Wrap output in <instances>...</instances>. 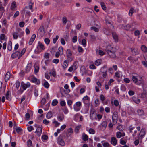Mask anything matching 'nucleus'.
<instances>
[{"label":"nucleus","mask_w":147,"mask_h":147,"mask_svg":"<svg viewBox=\"0 0 147 147\" xmlns=\"http://www.w3.org/2000/svg\"><path fill=\"white\" fill-rule=\"evenodd\" d=\"M10 74L9 72H7L5 77V80L6 82H7L10 77Z\"/></svg>","instance_id":"393cba45"},{"label":"nucleus","mask_w":147,"mask_h":147,"mask_svg":"<svg viewBox=\"0 0 147 147\" xmlns=\"http://www.w3.org/2000/svg\"><path fill=\"white\" fill-rule=\"evenodd\" d=\"M69 60H66L64 61L63 63V68L65 69L66 68L68 65V63H69Z\"/></svg>","instance_id":"a878e982"},{"label":"nucleus","mask_w":147,"mask_h":147,"mask_svg":"<svg viewBox=\"0 0 147 147\" xmlns=\"http://www.w3.org/2000/svg\"><path fill=\"white\" fill-rule=\"evenodd\" d=\"M53 115V114L51 112H49L46 115V117L47 119L51 118Z\"/></svg>","instance_id":"2f4dec72"},{"label":"nucleus","mask_w":147,"mask_h":147,"mask_svg":"<svg viewBox=\"0 0 147 147\" xmlns=\"http://www.w3.org/2000/svg\"><path fill=\"white\" fill-rule=\"evenodd\" d=\"M117 21L119 23H121L122 21L124 23L126 22V21L121 16L119 15H117Z\"/></svg>","instance_id":"2eb2a0df"},{"label":"nucleus","mask_w":147,"mask_h":147,"mask_svg":"<svg viewBox=\"0 0 147 147\" xmlns=\"http://www.w3.org/2000/svg\"><path fill=\"white\" fill-rule=\"evenodd\" d=\"M82 139L84 141H86L88 140V136L84 133H83L82 135Z\"/></svg>","instance_id":"4be33fe9"},{"label":"nucleus","mask_w":147,"mask_h":147,"mask_svg":"<svg viewBox=\"0 0 147 147\" xmlns=\"http://www.w3.org/2000/svg\"><path fill=\"white\" fill-rule=\"evenodd\" d=\"M111 143L113 146H115L117 143V140L116 138L113 137L111 138Z\"/></svg>","instance_id":"6ab92c4d"},{"label":"nucleus","mask_w":147,"mask_h":147,"mask_svg":"<svg viewBox=\"0 0 147 147\" xmlns=\"http://www.w3.org/2000/svg\"><path fill=\"white\" fill-rule=\"evenodd\" d=\"M6 36L4 34H1L0 36V39L1 40L5 39Z\"/></svg>","instance_id":"8fccbe9b"},{"label":"nucleus","mask_w":147,"mask_h":147,"mask_svg":"<svg viewBox=\"0 0 147 147\" xmlns=\"http://www.w3.org/2000/svg\"><path fill=\"white\" fill-rule=\"evenodd\" d=\"M36 37V35L35 34H33L31 38H30L29 42L28 44L29 45H32L33 42L35 40Z\"/></svg>","instance_id":"a211bd4d"},{"label":"nucleus","mask_w":147,"mask_h":147,"mask_svg":"<svg viewBox=\"0 0 147 147\" xmlns=\"http://www.w3.org/2000/svg\"><path fill=\"white\" fill-rule=\"evenodd\" d=\"M96 113L94 109H92L90 111V117L91 119L93 120L94 119H96Z\"/></svg>","instance_id":"1a4fd4ad"},{"label":"nucleus","mask_w":147,"mask_h":147,"mask_svg":"<svg viewBox=\"0 0 147 147\" xmlns=\"http://www.w3.org/2000/svg\"><path fill=\"white\" fill-rule=\"evenodd\" d=\"M31 64L30 63H28L27 64L26 68V73L29 72L31 69Z\"/></svg>","instance_id":"bb28decb"},{"label":"nucleus","mask_w":147,"mask_h":147,"mask_svg":"<svg viewBox=\"0 0 147 147\" xmlns=\"http://www.w3.org/2000/svg\"><path fill=\"white\" fill-rule=\"evenodd\" d=\"M50 54L49 53H46L44 54V59H49Z\"/></svg>","instance_id":"37998d69"},{"label":"nucleus","mask_w":147,"mask_h":147,"mask_svg":"<svg viewBox=\"0 0 147 147\" xmlns=\"http://www.w3.org/2000/svg\"><path fill=\"white\" fill-rule=\"evenodd\" d=\"M30 84L29 82H27L26 83L21 84L20 89L22 92L26 90L27 88L30 87Z\"/></svg>","instance_id":"0eeeda50"},{"label":"nucleus","mask_w":147,"mask_h":147,"mask_svg":"<svg viewBox=\"0 0 147 147\" xmlns=\"http://www.w3.org/2000/svg\"><path fill=\"white\" fill-rule=\"evenodd\" d=\"M59 38V36L58 35H57L56 36V37L55 38H54L53 39V42L54 44H55L56 43L57 40Z\"/></svg>","instance_id":"13d9d810"},{"label":"nucleus","mask_w":147,"mask_h":147,"mask_svg":"<svg viewBox=\"0 0 147 147\" xmlns=\"http://www.w3.org/2000/svg\"><path fill=\"white\" fill-rule=\"evenodd\" d=\"M16 130L17 133H19L21 131H22V129L20 127H18L16 128Z\"/></svg>","instance_id":"774afa93"},{"label":"nucleus","mask_w":147,"mask_h":147,"mask_svg":"<svg viewBox=\"0 0 147 147\" xmlns=\"http://www.w3.org/2000/svg\"><path fill=\"white\" fill-rule=\"evenodd\" d=\"M90 29L96 32H98L99 31V29L95 27H91Z\"/></svg>","instance_id":"79ce46f5"},{"label":"nucleus","mask_w":147,"mask_h":147,"mask_svg":"<svg viewBox=\"0 0 147 147\" xmlns=\"http://www.w3.org/2000/svg\"><path fill=\"white\" fill-rule=\"evenodd\" d=\"M100 98L102 102L103 103V101L105 100V97L102 94H101L100 95Z\"/></svg>","instance_id":"864d4df0"},{"label":"nucleus","mask_w":147,"mask_h":147,"mask_svg":"<svg viewBox=\"0 0 147 147\" xmlns=\"http://www.w3.org/2000/svg\"><path fill=\"white\" fill-rule=\"evenodd\" d=\"M27 129L29 132H31L34 130V128L32 126H30L27 127Z\"/></svg>","instance_id":"5fc2aeb1"},{"label":"nucleus","mask_w":147,"mask_h":147,"mask_svg":"<svg viewBox=\"0 0 147 147\" xmlns=\"http://www.w3.org/2000/svg\"><path fill=\"white\" fill-rule=\"evenodd\" d=\"M26 51V49L24 48L22 49V50L21 51V53L20 52V55L19 56V57H18V59H19L25 53Z\"/></svg>","instance_id":"72a5a7b5"},{"label":"nucleus","mask_w":147,"mask_h":147,"mask_svg":"<svg viewBox=\"0 0 147 147\" xmlns=\"http://www.w3.org/2000/svg\"><path fill=\"white\" fill-rule=\"evenodd\" d=\"M134 10V8L133 7H132L130 9L129 12V14L130 16H131L132 15Z\"/></svg>","instance_id":"a18cd8bd"},{"label":"nucleus","mask_w":147,"mask_h":147,"mask_svg":"<svg viewBox=\"0 0 147 147\" xmlns=\"http://www.w3.org/2000/svg\"><path fill=\"white\" fill-rule=\"evenodd\" d=\"M44 42L47 45H48L50 43V40L48 38H45L44 39Z\"/></svg>","instance_id":"49530a36"},{"label":"nucleus","mask_w":147,"mask_h":147,"mask_svg":"<svg viewBox=\"0 0 147 147\" xmlns=\"http://www.w3.org/2000/svg\"><path fill=\"white\" fill-rule=\"evenodd\" d=\"M11 9L12 10H13L16 7V3L15 2H13L11 5Z\"/></svg>","instance_id":"4c0bfd02"},{"label":"nucleus","mask_w":147,"mask_h":147,"mask_svg":"<svg viewBox=\"0 0 147 147\" xmlns=\"http://www.w3.org/2000/svg\"><path fill=\"white\" fill-rule=\"evenodd\" d=\"M72 55V52L71 50L69 49H67L66 51V56L67 57V59L70 62L73 60Z\"/></svg>","instance_id":"9b49d317"},{"label":"nucleus","mask_w":147,"mask_h":147,"mask_svg":"<svg viewBox=\"0 0 147 147\" xmlns=\"http://www.w3.org/2000/svg\"><path fill=\"white\" fill-rule=\"evenodd\" d=\"M58 101L56 99L53 100L52 103V105L54 106L56 105L58 103Z\"/></svg>","instance_id":"c03bdc74"},{"label":"nucleus","mask_w":147,"mask_h":147,"mask_svg":"<svg viewBox=\"0 0 147 147\" xmlns=\"http://www.w3.org/2000/svg\"><path fill=\"white\" fill-rule=\"evenodd\" d=\"M31 81L35 83L36 84L39 85L40 83V81L36 77H33L31 78Z\"/></svg>","instance_id":"dca6fc26"},{"label":"nucleus","mask_w":147,"mask_h":147,"mask_svg":"<svg viewBox=\"0 0 147 147\" xmlns=\"http://www.w3.org/2000/svg\"><path fill=\"white\" fill-rule=\"evenodd\" d=\"M125 136V134L123 132H117L116 133V136L117 138H120L122 136Z\"/></svg>","instance_id":"ddd939ff"},{"label":"nucleus","mask_w":147,"mask_h":147,"mask_svg":"<svg viewBox=\"0 0 147 147\" xmlns=\"http://www.w3.org/2000/svg\"><path fill=\"white\" fill-rule=\"evenodd\" d=\"M53 71L52 72H49V74H51L53 77H55L56 75V73L55 71L53 69Z\"/></svg>","instance_id":"de8ad7c7"},{"label":"nucleus","mask_w":147,"mask_h":147,"mask_svg":"<svg viewBox=\"0 0 147 147\" xmlns=\"http://www.w3.org/2000/svg\"><path fill=\"white\" fill-rule=\"evenodd\" d=\"M89 133L91 134H94L95 133V131L92 128H90L89 130Z\"/></svg>","instance_id":"0e129e2a"},{"label":"nucleus","mask_w":147,"mask_h":147,"mask_svg":"<svg viewBox=\"0 0 147 147\" xmlns=\"http://www.w3.org/2000/svg\"><path fill=\"white\" fill-rule=\"evenodd\" d=\"M132 79L133 82L136 84L140 85L143 84V81L142 78L138 75L135 74L132 75Z\"/></svg>","instance_id":"7ed1b4c3"},{"label":"nucleus","mask_w":147,"mask_h":147,"mask_svg":"<svg viewBox=\"0 0 147 147\" xmlns=\"http://www.w3.org/2000/svg\"><path fill=\"white\" fill-rule=\"evenodd\" d=\"M78 51L79 53H82L84 50L81 47L79 46L78 47Z\"/></svg>","instance_id":"603ef678"},{"label":"nucleus","mask_w":147,"mask_h":147,"mask_svg":"<svg viewBox=\"0 0 147 147\" xmlns=\"http://www.w3.org/2000/svg\"><path fill=\"white\" fill-rule=\"evenodd\" d=\"M42 132V128L40 127H38L37 128L35 133L38 136H40Z\"/></svg>","instance_id":"f3484780"},{"label":"nucleus","mask_w":147,"mask_h":147,"mask_svg":"<svg viewBox=\"0 0 147 147\" xmlns=\"http://www.w3.org/2000/svg\"><path fill=\"white\" fill-rule=\"evenodd\" d=\"M32 143V142L31 140H30L29 139V140H28V141H27V146L28 147H30V146L31 145Z\"/></svg>","instance_id":"4d7b16f0"},{"label":"nucleus","mask_w":147,"mask_h":147,"mask_svg":"<svg viewBox=\"0 0 147 147\" xmlns=\"http://www.w3.org/2000/svg\"><path fill=\"white\" fill-rule=\"evenodd\" d=\"M37 49L40 48L42 50H44L45 49V47L44 45L41 43L40 41L38 42V44L37 47Z\"/></svg>","instance_id":"aec40b11"},{"label":"nucleus","mask_w":147,"mask_h":147,"mask_svg":"<svg viewBox=\"0 0 147 147\" xmlns=\"http://www.w3.org/2000/svg\"><path fill=\"white\" fill-rule=\"evenodd\" d=\"M102 125L103 127H106L107 125V121H103L102 123Z\"/></svg>","instance_id":"338daca9"},{"label":"nucleus","mask_w":147,"mask_h":147,"mask_svg":"<svg viewBox=\"0 0 147 147\" xmlns=\"http://www.w3.org/2000/svg\"><path fill=\"white\" fill-rule=\"evenodd\" d=\"M137 112L140 116L143 115H144V112L142 109H139L137 111Z\"/></svg>","instance_id":"c756f323"},{"label":"nucleus","mask_w":147,"mask_h":147,"mask_svg":"<svg viewBox=\"0 0 147 147\" xmlns=\"http://www.w3.org/2000/svg\"><path fill=\"white\" fill-rule=\"evenodd\" d=\"M81 127V125L76 126L75 129V132L76 133H78L79 132V131L80 128Z\"/></svg>","instance_id":"58836bf2"},{"label":"nucleus","mask_w":147,"mask_h":147,"mask_svg":"<svg viewBox=\"0 0 147 147\" xmlns=\"http://www.w3.org/2000/svg\"><path fill=\"white\" fill-rule=\"evenodd\" d=\"M82 103L80 101L77 102L74 105V108L75 111H78L81 109Z\"/></svg>","instance_id":"6e6552de"},{"label":"nucleus","mask_w":147,"mask_h":147,"mask_svg":"<svg viewBox=\"0 0 147 147\" xmlns=\"http://www.w3.org/2000/svg\"><path fill=\"white\" fill-rule=\"evenodd\" d=\"M112 36L113 39L116 42H118V36L117 34L114 32L112 33Z\"/></svg>","instance_id":"412c9836"},{"label":"nucleus","mask_w":147,"mask_h":147,"mask_svg":"<svg viewBox=\"0 0 147 147\" xmlns=\"http://www.w3.org/2000/svg\"><path fill=\"white\" fill-rule=\"evenodd\" d=\"M61 95L67 98L70 97V95L67 92H61Z\"/></svg>","instance_id":"7c9ffc66"},{"label":"nucleus","mask_w":147,"mask_h":147,"mask_svg":"<svg viewBox=\"0 0 147 147\" xmlns=\"http://www.w3.org/2000/svg\"><path fill=\"white\" fill-rule=\"evenodd\" d=\"M141 49L144 52H147V47L144 45H142Z\"/></svg>","instance_id":"c85d7f7f"},{"label":"nucleus","mask_w":147,"mask_h":147,"mask_svg":"<svg viewBox=\"0 0 147 147\" xmlns=\"http://www.w3.org/2000/svg\"><path fill=\"white\" fill-rule=\"evenodd\" d=\"M67 21V18L65 17H63L62 18V22L64 24H65Z\"/></svg>","instance_id":"3c124183"},{"label":"nucleus","mask_w":147,"mask_h":147,"mask_svg":"<svg viewBox=\"0 0 147 147\" xmlns=\"http://www.w3.org/2000/svg\"><path fill=\"white\" fill-rule=\"evenodd\" d=\"M132 99L134 102L137 104H138L140 102V100L139 99H136L134 97H133Z\"/></svg>","instance_id":"a19ab883"},{"label":"nucleus","mask_w":147,"mask_h":147,"mask_svg":"<svg viewBox=\"0 0 147 147\" xmlns=\"http://www.w3.org/2000/svg\"><path fill=\"white\" fill-rule=\"evenodd\" d=\"M95 64L96 65H99L101 64L100 61L99 60H96L95 62Z\"/></svg>","instance_id":"6e6d98bb"},{"label":"nucleus","mask_w":147,"mask_h":147,"mask_svg":"<svg viewBox=\"0 0 147 147\" xmlns=\"http://www.w3.org/2000/svg\"><path fill=\"white\" fill-rule=\"evenodd\" d=\"M100 5L102 9L105 10L106 9V7L104 3L101 2L100 3Z\"/></svg>","instance_id":"ea45409f"},{"label":"nucleus","mask_w":147,"mask_h":147,"mask_svg":"<svg viewBox=\"0 0 147 147\" xmlns=\"http://www.w3.org/2000/svg\"><path fill=\"white\" fill-rule=\"evenodd\" d=\"M140 97L144 99L146 98V94L144 93L141 94Z\"/></svg>","instance_id":"680f3d73"},{"label":"nucleus","mask_w":147,"mask_h":147,"mask_svg":"<svg viewBox=\"0 0 147 147\" xmlns=\"http://www.w3.org/2000/svg\"><path fill=\"white\" fill-rule=\"evenodd\" d=\"M118 27L120 28L127 30H129L131 28V26L128 24H119Z\"/></svg>","instance_id":"39448f33"},{"label":"nucleus","mask_w":147,"mask_h":147,"mask_svg":"<svg viewBox=\"0 0 147 147\" xmlns=\"http://www.w3.org/2000/svg\"><path fill=\"white\" fill-rule=\"evenodd\" d=\"M73 67H74L75 69H76L78 67V62L75 61L74 63Z\"/></svg>","instance_id":"69168bd1"},{"label":"nucleus","mask_w":147,"mask_h":147,"mask_svg":"<svg viewBox=\"0 0 147 147\" xmlns=\"http://www.w3.org/2000/svg\"><path fill=\"white\" fill-rule=\"evenodd\" d=\"M20 55V51H17L11 54V57L13 59L17 57L18 56L19 57Z\"/></svg>","instance_id":"4468645a"},{"label":"nucleus","mask_w":147,"mask_h":147,"mask_svg":"<svg viewBox=\"0 0 147 147\" xmlns=\"http://www.w3.org/2000/svg\"><path fill=\"white\" fill-rule=\"evenodd\" d=\"M16 87V88L18 89L20 86V82L19 81H17L16 83H15Z\"/></svg>","instance_id":"09e8293b"},{"label":"nucleus","mask_w":147,"mask_h":147,"mask_svg":"<svg viewBox=\"0 0 147 147\" xmlns=\"http://www.w3.org/2000/svg\"><path fill=\"white\" fill-rule=\"evenodd\" d=\"M53 123L55 124V127H58L60 125V123L58 122L55 120L54 121Z\"/></svg>","instance_id":"052dcab7"},{"label":"nucleus","mask_w":147,"mask_h":147,"mask_svg":"<svg viewBox=\"0 0 147 147\" xmlns=\"http://www.w3.org/2000/svg\"><path fill=\"white\" fill-rule=\"evenodd\" d=\"M33 3L31 2L29 3L28 6L25 7V8L22 11V15H24L25 13H26V16H30L31 13L29 11V10H31L32 12H33V10L32 7V5Z\"/></svg>","instance_id":"f03ea898"},{"label":"nucleus","mask_w":147,"mask_h":147,"mask_svg":"<svg viewBox=\"0 0 147 147\" xmlns=\"http://www.w3.org/2000/svg\"><path fill=\"white\" fill-rule=\"evenodd\" d=\"M131 51L133 53V54L136 55H138L139 53L138 50L137 49L134 48H133V49H131Z\"/></svg>","instance_id":"cd10ccee"},{"label":"nucleus","mask_w":147,"mask_h":147,"mask_svg":"<svg viewBox=\"0 0 147 147\" xmlns=\"http://www.w3.org/2000/svg\"><path fill=\"white\" fill-rule=\"evenodd\" d=\"M6 99L8 100H10L11 99V97L9 94V92H7L6 94Z\"/></svg>","instance_id":"f704fd0d"},{"label":"nucleus","mask_w":147,"mask_h":147,"mask_svg":"<svg viewBox=\"0 0 147 147\" xmlns=\"http://www.w3.org/2000/svg\"><path fill=\"white\" fill-rule=\"evenodd\" d=\"M39 65H36L34 66V72L35 73H37L39 71Z\"/></svg>","instance_id":"473e14b6"},{"label":"nucleus","mask_w":147,"mask_h":147,"mask_svg":"<svg viewBox=\"0 0 147 147\" xmlns=\"http://www.w3.org/2000/svg\"><path fill=\"white\" fill-rule=\"evenodd\" d=\"M7 49L9 51H11L12 50V42L11 41H10L8 44Z\"/></svg>","instance_id":"e433bc0d"},{"label":"nucleus","mask_w":147,"mask_h":147,"mask_svg":"<svg viewBox=\"0 0 147 147\" xmlns=\"http://www.w3.org/2000/svg\"><path fill=\"white\" fill-rule=\"evenodd\" d=\"M57 118L59 121H61L64 119V115L63 114H61L57 116Z\"/></svg>","instance_id":"b1692460"},{"label":"nucleus","mask_w":147,"mask_h":147,"mask_svg":"<svg viewBox=\"0 0 147 147\" xmlns=\"http://www.w3.org/2000/svg\"><path fill=\"white\" fill-rule=\"evenodd\" d=\"M46 99L45 98H43L41 101V104L42 105H43L45 103Z\"/></svg>","instance_id":"bf43d9fd"},{"label":"nucleus","mask_w":147,"mask_h":147,"mask_svg":"<svg viewBox=\"0 0 147 147\" xmlns=\"http://www.w3.org/2000/svg\"><path fill=\"white\" fill-rule=\"evenodd\" d=\"M107 67L106 65H104L100 69L101 72L102 73H104L105 72H107Z\"/></svg>","instance_id":"5701e85b"},{"label":"nucleus","mask_w":147,"mask_h":147,"mask_svg":"<svg viewBox=\"0 0 147 147\" xmlns=\"http://www.w3.org/2000/svg\"><path fill=\"white\" fill-rule=\"evenodd\" d=\"M105 50L111 57L114 58L116 57L115 52L116 50L115 48L112 47L110 45H108L106 47Z\"/></svg>","instance_id":"f257e3e1"},{"label":"nucleus","mask_w":147,"mask_h":147,"mask_svg":"<svg viewBox=\"0 0 147 147\" xmlns=\"http://www.w3.org/2000/svg\"><path fill=\"white\" fill-rule=\"evenodd\" d=\"M44 28L43 26H40L39 29L37 34L41 37H42L45 34Z\"/></svg>","instance_id":"9d476101"},{"label":"nucleus","mask_w":147,"mask_h":147,"mask_svg":"<svg viewBox=\"0 0 147 147\" xmlns=\"http://www.w3.org/2000/svg\"><path fill=\"white\" fill-rule=\"evenodd\" d=\"M64 137V135L61 134L58 137L57 139V143L62 146H64L65 145V142L63 140Z\"/></svg>","instance_id":"20e7f679"},{"label":"nucleus","mask_w":147,"mask_h":147,"mask_svg":"<svg viewBox=\"0 0 147 147\" xmlns=\"http://www.w3.org/2000/svg\"><path fill=\"white\" fill-rule=\"evenodd\" d=\"M146 134L145 130L144 129L142 128L141 129L140 134L138 136V138L139 139L142 140Z\"/></svg>","instance_id":"f8f14e48"},{"label":"nucleus","mask_w":147,"mask_h":147,"mask_svg":"<svg viewBox=\"0 0 147 147\" xmlns=\"http://www.w3.org/2000/svg\"><path fill=\"white\" fill-rule=\"evenodd\" d=\"M139 140L138 139L136 140L134 142V144L136 146L138 145L139 142ZM141 140V139H140Z\"/></svg>","instance_id":"e2e57ef3"},{"label":"nucleus","mask_w":147,"mask_h":147,"mask_svg":"<svg viewBox=\"0 0 147 147\" xmlns=\"http://www.w3.org/2000/svg\"><path fill=\"white\" fill-rule=\"evenodd\" d=\"M58 51L60 54H63V48L62 46H60L59 47L58 49Z\"/></svg>","instance_id":"c9c22d12"},{"label":"nucleus","mask_w":147,"mask_h":147,"mask_svg":"<svg viewBox=\"0 0 147 147\" xmlns=\"http://www.w3.org/2000/svg\"><path fill=\"white\" fill-rule=\"evenodd\" d=\"M113 123L114 125L118 121V115L117 112H114L112 117Z\"/></svg>","instance_id":"423d86ee"}]
</instances>
